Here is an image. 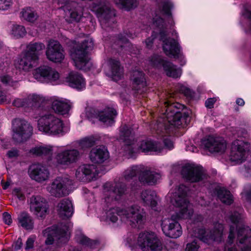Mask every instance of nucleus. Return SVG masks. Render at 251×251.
Segmentation results:
<instances>
[{
  "mask_svg": "<svg viewBox=\"0 0 251 251\" xmlns=\"http://www.w3.org/2000/svg\"><path fill=\"white\" fill-rule=\"evenodd\" d=\"M204 148L210 152L222 153L226 148V141L222 138L208 136L202 142Z\"/></svg>",
  "mask_w": 251,
  "mask_h": 251,
  "instance_id": "nucleus-25",
  "label": "nucleus"
},
{
  "mask_svg": "<svg viewBox=\"0 0 251 251\" xmlns=\"http://www.w3.org/2000/svg\"><path fill=\"white\" fill-rule=\"evenodd\" d=\"M115 4L119 8L129 10L137 6L136 0H113Z\"/></svg>",
  "mask_w": 251,
  "mask_h": 251,
  "instance_id": "nucleus-45",
  "label": "nucleus"
},
{
  "mask_svg": "<svg viewBox=\"0 0 251 251\" xmlns=\"http://www.w3.org/2000/svg\"><path fill=\"white\" fill-rule=\"evenodd\" d=\"M154 39V35L153 34L151 35V37L147 39V40L145 41L146 47H147V48L149 49L151 48Z\"/></svg>",
  "mask_w": 251,
  "mask_h": 251,
  "instance_id": "nucleus-60",
  "label": "nucleus"
},
{
  "mask_svg": "<svg viewBox=\"0 0 251 251\" xmlns=\"http://www.w3.org/2000/svg\"><path fill=\"white\" fill-rule=\"evenodd\" d=\"M26 100H27L28 107H32L36 104L43 103L48 100L43 96L35 94H29L26 97Z\"/></svg>",
  "mask_w": 251,
  "mask_h": 251,
  "instance_id": "nucleus-46",
  "label": "nucleus"
},
{
  "mask_svg": "<svg viewBox=\"0 0 251 251\" xmlns=\"http://www.w3.org/2000/svg\"><path fill=\"white\" fill-rule=\"evenodd\" d=\"M94 144L93 141L90 138H85L79 142V145L82 148H87L91 147Z\"/></svg>",
  "mask_w": 251,
  "mask_h": 251,
  "instance_id": "nucleus-53",
  "label": "nucleus"
},
{
  "mask_svg": "<svg viewBox=\"0 0 251 251\" xmlns=\"http://www.w3.org/2000/svg\"><path fill=\"white\" fill-rule=\"evenodd\" d=\"M0 82L3 84L13 87H16L18 85L17 80L14 79L8 74H4L0 76Z\"/></svg>",
  "mask_w": 251,
  "mask_h": 251,
  "instance_id": "nucleus-48",
  "label": "nucleus"
},
{
  "mask_svg": "<svg viewBox=\"0 0 251 251\" xmlns=\"http://www.w3.org/2000/svg\"><path fill=\"white\" fill-rule=\"evenodd\" d=\"M21 13L23 19L29 22H34L38 17L37 13L30 7L24 8Z\"/></svg>",
  "mask_w": 251,
  "mask_h": 251,
  "instance_id": "nucleus-44",
  "label": "nucleus"
},
{
  "mask_svg": "<svg viewBox=\"0 0 251 251\" xmlns=\"http://www.w3.org/2000/svg\"><path fill=\"white\" fill-rule=\"evenodd\" d=\"M26 33L25 27L22 25H13L10 31L11 35L14 38H22Z\"/></svg>",
  "mask_w": 251,
  "mask_h": 251,
  "instance_id": "nucleus-47",
  "label": "nucleus"
},
{
  "mask_svg": "<svg viewBox=\"0 0 251 251\" xmlns=\"http://www.w3.org/2000/svg\"><path fill=\"white\" fill-rule=\"evenodd\" d=\"M159 35L161 40L163 41V49L165 54L174 58H178L181 57L180 48L176 41L173 39H164L166 33L164 31H160Z\"/></svg>",
  "mask_w": 251,
  "mask_h": 251,
  "instance_id": "nucleus-20",
  "label": "nucleus"
},
{
  "mask_svg": "<svg viewBox=\"0 0 251 251\" xmlns=\"http://www.w3.org/2000/svg\"><path fill=\"white\" fill-rule=\"evenodd\" d=\"M33 75L35 79L43 83L51 82L59 78V73L48 66H42L36 68Z\"/></svg>",
  "mask_w": 251,
  "mask_h": 251,
  "instance_id": "nucleus-19",
  "label": "nucleus"
},
{
  "mask_svg": "<svg viewBox=\"0 0 251 251\" xmlns=\"http://www.w3.org/2000/svg\"><path fill=\"white\" fill-rule=\"evenodd\" d=\"M73 182L67 177H58L47 187L51 196L60 198L68 195L72 188Z\"/></svg>",
  "mask_w": 251,
  "mask_h": 251,
  "instance_id": "nucleus-13",
  "label": "nucleus"
},
{
  "mask_svg": "<svg viewBox=\"0 0 251 251\" xmlns=\"http://www.w3.org/2000/svg\"><path fill=\"white\" fill-rule=\"evenodd\" d=\"M93 115L106 125L111 126L114 123L117 112L113 108L108 107L101 110H93Z\"/></svg>",
  "mask_w": 251,
  "mask_h": 251,
  "instance_id": "nucleus-27",
  "label": "nucleus"
},
{
  "mask_svg": "<svg viewBox=\"0 0 251 251\" xmlns=\"http://www.w3.org/2000/svg\"><path fill=\"white\" fill-rule=\"evenodd\" d=\"M180 219L177 218L176 214H174L171 218L164 219L162 221V229L166 236L177 238L182 234L181 227L177 221Z\"/></svg>",
  "mask_w": 251,
  "mask_h": 251,
  "instance_id": "nucleus-17",
  "label": "nucleus"
},
{
  "mask_svg": "<svg viewBox=\"0 0 251 251\" xmlns=\"http://www.w3.org/2000/svg\"><path fill=\"white\" fill-rule=\"evenodd\" d=\"M18 220L21 225L26 229L33 228V222L31 217L26 213H22L19 215Z\"/></svg>",
  "mask_w": 251,
  "mask_h": 251,
  "instance_id": "nucleus-43",
  "label": "nucleus"
},
{
  "mask_svg": "<svg viewBox=\"0 0 251 251\" xmlns=\"http://www.w3.org/2000/svg\"><path fill=\"white\" fill-rule=\"evenodd\" d=\"M107 64V67L105 71L106 75L114 81L121 79L123 75V69L120 67L119 61L110 59Z\"/></svg>",
  "mask_w": 251,
  "mask_h": 251,
  "instance_id": "nucleus-28",
  "label": "nucleus"
},
{
  "mask_svg": "<svg viewBox=\"0 0 251 251\" xmlns=\"http://www.w3.org/2000/svg\"><path fill=\"white\" fill-rule=\"evenodd\" d=\"M120 140L126 145L129 146L134 142V136L132 131L126 125L121 128L120 131Z\"/></svg>",
  "mask_w": 251,
  "mask_h": 251,
  "instance_id": "nucleus-38",
  "label": "nucleus"
},
{
  "mask_svg": "<svg viewBox=\"0 0 251 251\" xmlns=\"http://www.w3.org/2000/svg\"><path fill=\"white\" fill-rule=\"evenodd\" d=\"M58 4H63L60 8L65 13V18L68 22H78L82 16L81 8L78 4L72 0H55Z\"/></svg>",
  "mask_w": 251,
  "mask_h": 251,
  "instance_id": "nucleus-14",
  "label": "nucleus"
},
{
  "mask_svg": "<svg viewBox=\"0 0 251 251\" xmlns=\"http://www.w3.org/2000/svg\"><path fill=\"white\" fill-rule=\"evenodd\" d=\"M223 225L216 223L214 225L213 229L208 233L206 232L203 227H197L193 230L192 235L196 237L193 242L189 244V251H198L199 247L198 245V239L208 244L215 241L220 242L223 240Z\"/></svg>",
  "mask_w": 251,
  "mask_h": 251,
  "instance_id": "nucleus-7",
  "label": "nucleus"
},
{
  "mask_svg": "<svg viewBox=\"0 0 251 251\" xmlns=\"http://www.w3.org/2000/svg\"><path fill=\"white\" fill-rule=\"evenodd\" d=\"M105 220L116 223L119 217L124 221H127L133 227H142L145 223L146 214L144 209L137 205L121 208L111 207L105 210Z\"/></svg>",
  "mask_w": 251,
  "mask_h": 251,
  "instance_id": "nucleus-3",
  "label": "nucleus"
},
{
  "mask_svg": "<svg viewBox=\"0 0 251 251\" xmlns=\"http://www.w3.org/2000/svg\"><path fill=\"white\" fill-rule=\"evenodd\" d=\"M140 198L144 206H148L154 211L157 210V198L154 191L151 190H143L140 194Z\"/></svg>",
  "mask_w": 251,
  "mask_h": 251,
  "instance_id": "nucleus-32",
  "label": "nucleus"
},
{
  "mask_svg": "<svg viewBox=\"0 0 251 251\" xmlns=\"http://www.w3.org/2000/svg\"><path fill=\"white\" fill-rule=\"evenodd\" d=\"M123 44L129 45V43L128 42V40L125 36H122L119 37L118 40V44L120 45L121 48L125 47V46L123 45Z\"/></svg>",
  "mask_w": 251,
  "mask_h": 251,
  "instance_id": "nucleus-62",
  "label": "nucleus"
},
{
  "mask_svg": "<svg viewBox=\"0 0 251 251\" xmlns=\"http://www.w3.org/2000/svg\"><path fill=\"white\" fill-rule=\"evenodd\" d=\"M19 151L15 149H12L8 151L7 155L10 158H15L19 155Z\"/></svg>",
  "mask_w": 251,
  "mask_h": 251,
  "instance_id": "nucleus-59",
  "label": "nucleus"
},
{
  "mask_svg": "<svg viewBox=\"0 0 251 251\" xmlns=\"http://www.w3.org/2000/svg\"><path fill=\"white\" fill-rule=\"evenodd\" d=\"M65 82L68 85L77 90H83L85 88L86 82L82 75L78 72L72 71L65 78Z\"/></svg>",
  "mask_w": 251,
  "mask_h": 251,
  "instance_id": "nucleus-31",
  "label": "nucleus"
},
{
  "mask_svg": "<svg viewBox=\"0 0 251 251\" xmlns=\"http://www.w3.org/2000/svg\"><path fill=\"white\" fill-rule=\"evenodd\" d=\"M30 209L31 212L39 218L44 217L48 210L46 200L41 196H32L30 198Z\"/></svg>",
  "mask_w": 251,
  "mask_h": 251,
  "instance_id": "nucleus-26",
  "label": "nucleus"
},
{
  "mask_svg": "<svg viewBox=\"0 0 251 251\" xmlns=\"http://www.w3.org/2000/svg\"><path fill=\"white\" fill-rule=\"evenodd\" d=\"M89 157L93 163L100 164L109 158V153L105 147L97 146L90 151Z\"/></svg>",
  "mask_w": 251,
  "mask_h": 251,
  "instance_id": "nucleus-30",
  "label": "nucleus"
},
{
  "mask_svg": "<svg viewBox=\"0 0 251 251\" xmlns=\"http://www.w3.org/2000/svg\"><path fill=\"white\" fill-rule=\"evenodd\" d=\"M126 191V186L124 184L106 182L103 186L102 204L104 206H108L115 201H119Z\"/></svg>",
  "mask_w": 251,
  "mask_h": 251,
  "instance_id": "nucleus-12",
  "label": "nucleus"
},
{
  "mask_svg": "<svg viewBox=\"0 0 251 251\" xmlns=\"http://www.w3.org/2000/svg\"><path fill=\"white\" fill-rule=\"evenodd\" d=\"M241 168V172L246 177H251V156H250L244 162Z\"/></svg>",
  "mask_w": 251,
  "mask_h": 251,
  "instance_id": "nucleus-49",
  "label": "nucleus"
},
{
  "mask_svg": "<svg viewBox=\"0 0 251 251\" xmlns=\"http://www.w3.org/2000/svg\"><path fill=\"white\" fill-rule=\"evenodd\" d=\"M13 138L17 142H21L28 138L32 134V127L25 120L16 119L12 123Z\"/></svg>",
  "mask_w": 251,
  "mask_h": 251,
  "instance_id": "nucleus-15",
  "label": "nucleus"
},
{
  "mask_svg": "<svg viewBox=\"0 0 251 251\" xmlns=\"http://www.w3.org/2000/svg\"><path fill=\"white\" fill-rule=\"evenodd\" d=\"M22 245V239L21 238H19L13 246L15 250L17 251L21 248Z\"/></svg>",
  "mask_w": 251,
  "mask_h": 251,
  "instance_id": "nucleus-63",
  "label": "nucleus"
},
{
  "mask_svg": "<svg viewBox=\"0 0 251 251\" xmlns=\"http://www.w3.org/2000/svg\"><path fill=\"white\" fill-rule=\"evenodd\" d=\"M36 236L35 235H31L28 238L25 243V250L26 251H29L33 248Z\"/></svg>",
  "mask_w": 251,
  "mask_h": 251,
  "instance_id": "nucleus-52",
  "label": "nucleus"
},
{
  "mask_svg": "<svg viewBox=\"0 0 251 251\" xmlns=\"http://www.w3.org/2000/svg\"><path fill=\"white\" fill-rule=\"evenodd\" d=\"M13 105L17 107H28L26 98L25 99H16L13 102Z\"/></svg>",
  "mask_w": 251,
  "mask_h": 251,
  "instance_id": "nucleus-50",
  "label": "nucleus"
},
{
  "mask_svg": "<svg viewBox=\"0 0 251 251\" xmlns=\"http://www.w3.org/2000/svg\"><path fill=\"white\" fill-rule=\"evenodd\" d=\"M57 211L59 216L63 219L71 217L73 213L72 201L67 199L61 200L57 205Z\"/></svg>",
  "mask_w": 251,
  "mask_h": 251,
  "instance_id": "nucleus-35",
  "label": "nucleus"
},
{
  "mask_svg": "<svg viewBox=\"0 0 251 251\" xmlns=\"http://www.w3.org/2000/svg\"><path fill=\"white\" fill-rule=\"evenodd\" d=\"M137 176L141 183L149 185L155 184L161 177L160 173L151 171L143 165L131 166L124 172L125 178L127 180Z\"/></svg>",
  "mask_w": 251,
  "mask_h": 251,
  "instance_id": "nucleus-10",
  "label": "nucleus"
},
{
  "mask_svg": "<svg viewBox=\"0 0 251 251\" xmlns=\"http://www.w3.org/2000/svg\"><path fill=\"white\" fill-rule=\"evenodd\" d=\"M12 4V0H0V10H6Z\"/></svg>",
  "mask_w": 251,
  "mask_h": 251,
  "instance_id": "nucleus-54",
  "label": "nucleus"
},
{
  "mask_svg": "<svg viewBox=\"0 0 251 251\" xmlns=\"http://www.w3.org/2000/svg\"><path fill=\"white\" fill-rule=\"evenodd\" d=\"M38 61L36 55H30L23 51L15 60L14 65L20 71L27 72L36 66Z\"/></svg>",
  "mask_w": 251,
  "mask_h": 251,
  "instance_id": "nucleus-21",
  "label": "nucleus"
},
{
  "mask_svg": "<svg viewBox=\"0 0 251 251\" xmlns=\"http://www.w3.org/2000/svg\"><path fill=\"white\" fill-rule=\"evenodd\" d=\"M98 17L102 28L110 27L115 22V11L108 5L96 6L92 8Z\"/></svg>",
  "mask_w": 251,
  "mask_h": 251,
  "instance_id": "nucleus-18",
  "label": "nucleus"
},
{
  "mask_svg": "<svg viewBox=\"0 0 251 251\" xmlns=\"http://www.w3.org/2000/svg\"><path fill=\"white\" fill-rule=\"evenodd\" d=\"M13 194L21 201H23L25 199L24 195L20 188H15L13 191Z\"/></svg>",
  "mask_w": 251,
  "mask_h": 251,
  "instance_id": "nucleus-55",
  "label": "nucleus"
},
{
  "mask_svg": "<svg viewBox=\"0 0 251 251\" xmlns=\"http://www.w3.org/2000/svg\"><path fill=\"white\" fill-rule=\"evenodd\" d=\"M98 171L95 165L84 164L80 166L76 170L75 176L82 181H89L96 179Z\"/></svg>",
  "mask_w": 251,
  "mask_h": 251,
  "instance_id": "nucleus-24",
  "label": "nucleus"
},
{
  "mask_svg": "<svg viewBox=\"0 0 251 251\" xmlns=\"http://www.w3.org/2000/svg\"><path fill=\"white\" fill-rule=\"evenodd\" d=\"M164 20L160 17H156L154 19L153 25L161 29L163 27Z\"/></svg>",
  "mask_w": 251,
  "mask_h": 251,
  "instance_id": "nucleus-57",
  "label": "nucleus"
},
{
  "mask_svg": "<svg viewBox=\"0 0 251 251\" xmlns=\"http://www.w3.org/2000/svg\"><path fill=\"white\" fill-rule=\"evenodd\" d=\"M77 242L82 245L87 246L92 250L98 248L99 243L97 241H91L82 234H78L75 236Z\"/></svg>",
  "mask_w": 251,
  "mask_h": 251,
  "instance_id": "nucleus-41",
  "label": "nucleus"
},
{
  "mask_svg": "<svg viewBox=\"0 0 251 251\" xmlns=\"http://www.w3.org/2000/svg\"><path fill=\"white\" fill-rule=\"evenodd\" d=\"M131 80L132 81L134 89L138 91L146 86L144 74L141 71L138 70L132 72Z\"/></svg>",
  "mask_w": 251,
  "mask_h": 251,
  "instance_id": "nucleus-37",
  "label": "nucleus"
},
{
  "mask_svg": "<svg viewBox=\"0 0 251 251\" xmlns=\"http://www.w3.org/2000/svg\"><path fill=\"white\" fill-rule=\"evenodd\" d=\"M206 177V172L201 166L189 163V182H198Z\"/></svg>",
  "mask_w": 251,
  "mask_h": 251,
  "instance_id": "nucleus-34",
  "label": "nucleus"
},
{
  "mask_svg": "<svg viewBox=\"0 0 251 251\" xmlns=\"http://www.w3.org/2000/svg\"><path fill=\"white\" fill-rule=\"evenodd\" d=\"M67 224L61 225L59 227L52 226L45 229L43 235L46 238V244L52 245L55 240L58 244L67 242L70 237V228L72 226L71 223Z\"/></svg>",
  "mask_w": 251,
  "mask_h": 251,
  "instance_id": "nucleus-11",
  "label": "nucleus"
},
{
  "mask_svg": "<svg viewBox=\"0 0 251 251\" xmlns=\"http://www.w3.org/2000/svg\"><path fill=\"white\" fill-rule=\"evenodd\" d=\"M229 218L233 225L230 226L228 241L225 246V251H238L236 248L231 246L236 230L239 244L243 245L240 247L241 251H251V229L248 226H245L238 228V224L241 220V215L238 212H231L229 215Z\"/></svg>",
  "mask_w": 251,
  "mask_h": 251,
  "instance_id": "nucleus-4",
  "label": "nucleus"
},
{
  "mask_svg": "<svg viewBox=\"0 0 251 251\" xmlns=\"http://www.w3.org/2000/svg\"><path fill=\"white\" fill-rule=\"evenodd\" d=\"M51 108L55 113L61 115L67 114L70 110V106L68 100L62 98L53 97L50 98Z\"/></svg>",
  "mask_w": 251,
  "mask_h": 251,
  "instance_id": "nucleus-33",
  "label": "nucleus"
},
{
  "mask_svg": "<svg viewBox=\"0 0 251 251\" xmlns=\"http://www.w3.org/2000/svg\"><path fill=\"white\" fill-rule=\"evenodd\" d=\"M179 170L182 176L187 180L188 179V163L187 161H180L172 165L171 173H175Z\"/></svg>",
  "mask_w": 251,
  "mask_h": 251,
  "instance_id": "nucleus-39",
  "label": "nucleus"
},
{
  "mask_svg": "<svg viewBox=\"0 0 251 251\" xmlns=\"http://www.w3.org/2000/svg\"><path fill=\"white\" fill-rule=\"evenodd\" d=\"M244 195L246 200L251 203V184L247 186L244 192Z\"/></svg>",
  "mask_w": 251,
  "mask_h": 251,
  "instance_id": "nucleus-56",
  "label": "nucleus"
},
{
  "mask_svg": "<svg viewBox=\"0 0 251 251\" xmlns=\"http://www.w3.org/2000/svg\"><path fill=\"white\" fill-rule=\"evenodd\" d=\"M28 173L32 179L38 182L46 180L49 176L48 170L40 164L32 165L29 169Z\"/></svg>",
  "mask_w": 251,
  "mask_h": 251,
  "instance_id": "nucleus-29",
  "label": "nucleus"
},
{
  "mask_svg": "<svg viewBox=\"0 0 251 251\" xmlns=\"http://www.w3.org/2000/svg\"><path fill=\"white\" fill-rule=\"evenodd\" d=\"M127 242L132 250L139 248L142 251H162L163 249L161 242L152 233L149 232H141L136 238L130 235Z\"/></svg>",
  "mask_w": 251,
  "mask_h": 251,
  "instance_id": "nucleus-6",
  "label": "nucleus"
},
{
  "mask_svg": "<svg viewBox=\"0 0 251 251\" xmlns=\"http://www.w3.org/2000/svg\"><path fill=\"white\" fill-rule=\"evenodd\" d=\"M3 220L6 224L8 225H10L12 223L11 216L7 212H4L3 214Z\"/></svg>",
  "mask_w": 251,
  "mask_h": 251,
  "instance_id": "nucleus-61",
  "label": "nucleus"
},
{
  "mask_svg": "<svg viewBox=\"0 0 251 251\" xmlns=\"http://www.w3.org/2000/svg\"><path fill=\"white\" fill-rule=\"evenodd\" d=\"M250 144L248 142L237 139L232 142L230 152V160L237 163H243L249 158L248 151Z\"/></svg>",
  "mask_w": 251,
  "mask_h": 251,
  "instance_id": "nucleus-16",
  "label": "nucleus"
},
{
  "mask_svg": "<svg viewBox=\"0 0 251 251\" xmlns=\"http://www.w3.org/2000/svg\"><path fill=\"white\" fill-rule=\"evenodd\" d=\"M37 126L39 131L50 136H62L68 131L61 119L49 112L40 116Z\"/></svg>",
  "mask_w": 251,
  "mask_h": 251,
  "instance_id": "nucleus-5",
  "label": "nucleus"
},
{
  "mask_svg": "<svg viewBox=\"0 0 251 251\" xmlns=\"http://www.w3.org/2000/svg\"><path fill=\"white\" fill-rule=\"evenodd\" d=\"M165 104L167 108L162 120H159L157 134L163 139L165 147L172 149L174 144L171 137L176 128L182 124L183 119L179 110L183 109L184 106L177 102L169 105L168 102H166Z\"/></svg>",
  "mask_w": 251,
  "mask_h": 251,
  "instance_id": "nucleus-1",
  "label": "nucleus"
},
{
  "mask_svg": "<svg viewBox=\"0 0 251 251\" xmlns=\"http://www.w3.org/2000/svg\"><path fill=\"white\" fill-rule=\"evenodd\" d=\"M216 101L215 98H209L205 102V105L208 108H212L213 107L214 103Z\"/></svg>",
  "mask_w": 251,
  "mask_h": 251,
  "instance_id": "nucleus-58",
  "label": "nucleus"
},
{
  "mask_svg": "<svg viewBox=\"0 0 251 251\" xmlns=\"http://www.w3.org/2000/svg\"><path fill=\"white\" fill-rule=\"evenodd\" d=\"M170 203L176 208L175 214L178 218H185L188 215V187L180 185L170 191L167 195Z\"/></svg>",
  "mask_w": 251,
  "mask_h": 251,
  "instance_id": "nucleus-8",
  "label": "nucleus"
},
{
  "mask_svg": "<svg viewBox=\"0 0 251 251\" xmlns=\"http://www.w3.org/2000/svg\"><path fill=\"white\" fill-rule=\"evenodd\" d=\"M150 61L152 65L156 67L162 66L168 76L176 78L180 75L181 71L179 69L172 63L163 59L158 55H154Z\"/></svg>",
  "mask_w": 251,
  "mask_h": 251,
  "instance_id": "nucleus-23",
  "label": "nucleus"
},
{
  "mask_svg": "<svg viewBox=\"0 0 251 251\" xmlns=\"http://www.w3.org/2000/svg\"><path fill=\"white\" fill-rule=\"evenodd\" d=\"M192 217L193 219H194V223H197V222H201L203 218L202 217L201 215H192Z\"/></svg>",
  "mask_w": 251,
  "mask_h": 251,
  "instance_id": "nucleus-64",
  "label": "nucleus"
},
{
  "mask_svg": "<svg viewBox=\"0 0 251 251\" xmlns=\"http://www.w3.org/2000/svg\"><path fill=\"white\" fill-rule=\"evenodd\" d=\"M30 152L37 156H47L48 161L63 166H68L76 162L79 156V152L76 149L62 150V147L49 145L36 146L31 149Z\"/></svg>",
  "mask_w": 251,
  "mask_h": 251,
  "instance_id": "nucleus-2",
  "label": "nucleus"
},
{
  "mask_svg": "<svg viewBox=\"0 0 251 251\" xmlns=\"http://www.w3.org/2000/svg\"><path fill=\"white\" fill-rule=\"evenodd\" d=\"M173 3L171 1H165L162 5V11L164 14L169 16L171 15L170 10L173 8Z\"/></svg>",
  "mask_w": 251,
  "mask_h": 251,
  "instance_id": "nucleus-51",
  "label": "nucleus"
},
{
  "mask_svg": "<svg viewBox=\"0 0 251 251\" xmlns=\"http://www.w3.org/2000/svg\"><path fill=\"white\" fill-rule=\"evenodd\" d=\"M46 54L47 58L54 62H61L65 56L61 44L58 41L54 40L48 42Z\"/></svg>",
  "mask_w": 251,
  "mask_h": 251,
  "instance_id": "nucleus-22",
  "label": "nucleus"
},
{
  "mask_svg": "<svg viewBox=\"0 0 251 251\" xmlns=\"http://www.w3.org/2000/svg\"><path fill=\"white\" fill-rule=\"evenodd\" d=\"M94 46L92 39L85 40L81 45L75 44L71 50V55L75 67L85 71L92 67L87 55V50H91Z\"/></svg>",
  "mask_w": 251,
  "mask_h": 251,
  "instance_id": "nucleus-9",
  "label": "nucleus"
},
{
  "mask_svg": "<svg viewBox=\"0 0 251 251\" xmlns=\"http://www.w3.org/2000/svg\"><path fill=\"white\" fill-rule=\"evenodd\" d=\"M217 194L218 198L223 203L227 205L232 203L233 199L230 192L224 188H219L218 189Z\"/></svg>",
  "mask_w": 251,
  "mask_h": 251,
  "instance_id": "nucleus-42",
  "label": "nucleus"
},
{
  "mask_svg": "<svg viewBox=\"0 0 251 251\" xmlns=\"http://www.w3.org/2000/svg\"><path fill=\"white\" fill-rule=\"evenodd\" d=\"M45 48V45L41 42H30L26 45V49L23 51L30 55H36L39 60L41 52Z\"/></svg>",
  "mask_w": 251,
  "mask_h": 251,
  "instance_id": "nucleus-36",
  "label": "nucleus"
},
{
  "mask_svg": "<svg viewBox=\"0 0 251 251\" xmlns=\"http://www.w3.org/2000/svg\"><path fill=\"white\" fill-rule=\"evenodd\" d=\"M139 149L143 152H158L161 150L160 146L151 140L142 141L140 145Z\"/></svg>",
  "mask_w": 251,
  "mask_h": 251,
  "instance_id": "nucleus-40",
  "label": "nucleus"
}]
</instances>
